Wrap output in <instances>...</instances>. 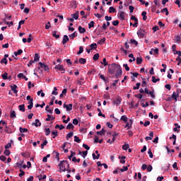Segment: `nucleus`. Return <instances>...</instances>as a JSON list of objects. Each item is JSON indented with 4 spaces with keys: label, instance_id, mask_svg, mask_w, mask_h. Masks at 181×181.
Listing matches in <instances>:
<instances>
[{
    "label": "nucleus",
    "instance_id": "1",
    "mask_svg": "<svg viewBox=\"0 0 181 181\" xmlns=\"http://www.w3.org/2000/svg\"><path fill=\"white\" fill-rule=\"evenodd\" d=\"M108 73L110 74H115L116 78H119L122 76V69L120 65H118L115 63L108 65Z\"/></svg>",
    "mask_w": 181,
    "mask_h": 181
},
{
    "label": "nucleus",
    "instance_id": "2",
    "mask_svg": "<svg viewBox=\"0 0 181 181\" xmlns=\"http://www.w3.org/2000/svg\"><path fill=\"white\" fill-rule=\"evenodd\" d=\"M60 172H66V169H70V164L67 160H62L59 163Z\"/></svg>",
    "mask_w": 181,
    "mask_h": 181
},
{
    "label": "nucleus",
    "instance_id": "3",
    "mask_svg": "<svg viewBox=\"0 0 181 181\" xmlns=\"http://www.w3.org/2000/svg\"><path fill=\"white\" fill-rule=\"evenodd\" d=\"M131 21H134V23H130V26H133V28H138V18L135 17V16H132L131 17Z\"/></svg>",
    "mask_w": 181,
    "mask_h": 181
},
{
    "label": "nucleus",
    "instance_id": "4",
    "mask_svg": "<svg viewBox=\"0 0 181 181\" xmlns=\"http://www.w3.org/2000/svg\"><path fill=\"white\" fill-rule=\"evenodd\" d=\"M38 64L41 69H43V70H45V71H47L49 70V66H47L42 62H39Z\"/></svg>",
    "mask_w": 181,
    "mask_h": 181
},
{
    "label": "nucleus",
    "instance_id": "5",
    "mask_svg": "<svg viewBox=\"0 0 181 181\" xmlns=\"http://www.w3.org/2000/svg\"><path fill=\"white\" fill-rule=\"evenodd\" d=\"M137 35L139 37H145V30L140 28V30L137 32Z\"/></svg>",
    "mask_w": 181,
    "mask_h": 181
},
{
    "label": "nucleus",
    "instance_id": "6",
    "mask_svg": "<svg viewBox=\"0 0 181 181\" xmlns=\"http://www.w3.org/2000/svg\"><path fill=\"white\" fill-rule=\"evenodd\" d=\"M64 108H66V111H71L73 110V104L70 103L69 105L64 104Z\"/></svg>",
    "mask_w": 181,
    "mask_h": 181
},
{
    "label": "nucleus",
    "instance_id": "7",
    "mask_svg": "<svg viewBox=\"0 0 181 181\" xmlns=\"http://www.w3.org/2000/svg\"><path fill=\"white\" fill-rule=\"evenodd\" d=\"M122 99L121 98H117L116 99L113 100V104L115 105H119L121 104V101Z\"/></svg>",
    "mask_w": 181,
    "mask_h": 181
},
{
    "label": "nucleus",
    "instance_id": "8",
    "mask_svg": "<svg viewBox=\"0 0 181 181\" xmlns=\"http://www.w3.org/2000/svg\"><path fill=\"white\" fill-rule=\"evenodd\" d=\"M132 124H134V120L130 119L129 122H127L125 128H127V129H129L132 127Z\"/></svg>",
    "mask_w": 181,
    "mask_h": 181
},
{
    "label": "nucleus",
    "instance_id": "9",
    "mask_svg": "<svg viewBox=\"0 0 181 181\" xmlns=\"http://www.w3.org/2000/svg\"><path fill=\"white\" fill-rule=\"evenodd\" d=\"M54 69H55V70H59V71H63L62 73H64V71H65V69L62 65H57L54 67Z\"/></svg>",
    "mask_w": 181,
    "mask_h": 181
},
{
    "label": "nucleus",
    "instance_id": "10",
    "mask_svg": "<svg viewBox=\"0 0 181 181\" xmlns=\"http://www.w3.org/2000/svg\"><path fill=\"white\" fill-rule=\"evenodd\" d=\"M11 88L12 91H13L14 94H18V90H16L18 88V86L16 84L11 86Z\"/></svg>",
    "mask_w": 181,
    "mask_h": 181
},
{
    "label": "nucleus",
    "instance_id": "11",
    "mask_svg": "<svg viewBox=\"0 0 181 181\" xmlns=\"http://www.w3.org/2000/svg\"><path fill=\"white\" fill-rule=\"evenodd\" d=\"M149 135L150 136H146L145 138L146 141H152V139L153 138V132H151Z\"/></svg>",
    "mask_w": 181,
    "mask_h": 181
},
{
    "label": "nucleus",
    "instance_id": "12",
    "mask_svg": "<svg viewBox=\"0 0 181 181\" xmlns=\"http://www.w3.org/2000/svg\"><path fill=\"white\" fill-rule=\"evenodd\" d=\"M29 105H28V110H32L33 108V99H30L28 102Z\"/></svg>",
    "mask_w": 181,
    "mask_h": 181
},
{
    "label": "nucleus",
    "instance_id": "13",
    "mask_svg": "<svg viewBox=\"0 0 181 181\" xmlns=\"http://www.w3.org/2000/svg\"><path fill=\"white\" fill-rule=\"evenodd\" d=\"M119 16L120 19H122V21H125V12L121 11L119 13Z\"/></svg>",
    "mask_w": 181,
    "mask_h": 181
},
{
    "label": "nucleus",
    "instance_id": "14",
    "mask_svg": "<svg viewBox=\"0 0 181 181\" xmlns=\"http://www.w3.org/2000/svg\"><path fill=\"white\" fill-rule=\"evenodd\" d=\"M69 36L64 35L63 40H62L63 45H66V43H67V42H69Z\"/></svg>",
    "mask_w": 181,
    "mask_h": 181
},
{
    "label": "nucleus",
    "instance_id": "15",
    "mask_svg": "<svg viewBox=\"0 0 181 181\" xmlns=\"http://www.w3.org/2000/svg\"><path fill=\"white\" fill-rule=\"evenodd\" d=\"M78 30L79 33H86V28L81 27V25L78 26Z\"/></svg>",
    "mask_w": 181,
    "mask_h": 181
},
{
    "label": "nucleus",
    "instance_id": "16",
    "mask_svg": "<svg viewBox=\"0 0 181 181\" xmlns=\"http://www.w3.org/2000/svg\"><path fill=\"white\" fill-rule=\"evenodd\" d=\"M33 125H35V127H40L42 125V123L39 120V119H35V123H33Z\"/></svg>",
    "mask_w": 181,
    "mask_h": 181
},
{
    "label": "nucleus",
    "instance_id": "17",
    "mask_svg": "<svg viewBox=\"0 0 181 181\" xmlns=\"http://www.w3.org/2000/svg\"><path fill=\"white\" fill-rule=\"evenodd\" d=\"M177 97H179V93H177L173 92V95H172V98H173V100H175V101H177Z\"/></svg>",
    "mask_w": 181,
    "mask_h": 181
},
{
    "label": "nucleus",
    "instance_id": "18",
    "mask_svg": "<svg viewBox=\"0 0 181 181\" xmlns=\"http://www.w3.org/2000/svg\"><path fill=\"white\" fill-rule=\"evenodd\" d=\"M10 112L11 118H16V112H15V110H11Z\"/></svg>",
    "mask_w": 181,
    "mask_h": 181
},
{
    "label": "nucleus",
    "instance_id": "19",
    "mask_svg": "<svg viewBox=\"0 0 181 181\" xmlns=\"http://www.w3.org/2000/svg\"><path fill=\"white\" fill-rule=\"evenodd\" d=\"M55 119V117H52V115H47V118L45 119V121H54Z\"/></svg>",
    "mask_w": 181,
    "mask_h": 181
},
{
    "label": "nucleus",
    "instance_id": "20",
    "mask_svg": "<svg viewBox=\"0 0 181 181\" xmlns=\"http://www.w3.org/2000/svg\"><path fill=\"white\" fill-rule=\"evenodd\" d=\"M115 12H117V10L115 9V8L112 6L109 8V13H115Z\"/></svg>",
    "mask_w": 181,
    "mask_h": 181
},
{
    "label": "nucleus",
    "instance_id": "21",
    "mask_svg": "<svg viewBox=\"0 0 181 181\" xmlns=\"http://www.w3.org/2000/svg\"><path fill=\"white\" fill-rule=\"evenodd\" d=\"M86 62H87V59H86L84 58H80L79 59L80 64H86Z\"/></svg>",
    "mask_w": 181,
    "mask_h": 181
},
{
    "label": "nucleus",
    "instance_id": "22",
    "mask_svg": "<svg viewBox=\"0 0 181 181\" xmlns=\"http://www.w3.org/2000/svg\"><path fill=\"white\" fill-rule=\"evenodd\" d=\"M99 77L100 78H101V80H103L105 83H108V79L105 78V77H104L103 74H99Z\"/></svg>",
    "mask_w": 181,
    "mask_h": 181
},
{
    "label": "nucleus",
    "instance_id": "23",
    "mask_svg": "<svg viewBox=\"0 0 181 181\" xmlns=\"http://www.w3.org/2000/svg\"><path fill=\"white\" fill-rule=\"evenodd\" d=\"M127 157L125 156H119V159H120V163H125V159H126Z\"/></svg>",
    "mask_w": 181,
    "mask_h": 181
},
{
    "label": "nucleus",
    "instance_id": "24",
    "mask_svg": "<svg viewBox=\"0 0 181 181\" xmlns=\"http://www.w3.org/2000/svg\"><path fill=\"white\" fill-rule=\"evenodd\" d=\"M21 155L23 158H29L30 156V153H29V152L22 153Z\"/></svg>",
    "mask_w": 181,
    "mask_h": 181
},
{
    "label": "nucleus",
    "instance_id": "25",
    "mask_svg": "<svg viewBox=\"0 0 181 181\" xmlns=\"http://www.w3.org/2000/svg\"><path fill=\"white\" fill-rule=\"evenodd\" d=\"M170 139H174L173 145H176V135L173 134V136L170 137Z\"/></svg>",
    "mask_w": 181,
    "mask_h": 181
},
{
    "label": "nucleus",
    "instance_id": "26",
    "mask_svg": "<svg viewBox=\"0 0 181 181\" xmlns=\"http://www.w3.org/2000/svg\"><path fill=\"white\" fill-rule=\"evenodd\" d=\"M97 111H98V117H103V118H105V115H103L102 112H101V109L100 108H98L97 109Z\"/></svg>",
    "mask_w": 181,
    "mask_h": 181
},
{
    "label": "nucleus",
    "instance_id": "27",
    "mask_svg": "<svg viewBox=\"0 0 181 181\" xmlns=\"http://www.w3.org/2000/svg\"><path fill=\"white\" fill-rule=\"evenodd\" d=\"M74 37H77V33L74 32V33L69 35V39H74Z\"/></svg>",
    "mask_w": 181,
    "mask_h": 181
},
{
    "label": "nucleus",
    "instance_id": "28",
    "mask_svg": "<svg viewBox=\"0 0 181 181\" xmlns=\"http://www.w3.org/2000/svg\"><path fill=\"white\" fill-rule=\"evenodd\" d=\"M142 57H137L136 59L137 64H142Z\"/></svg>",
    "mask_w": 181,
    "mask_h": 181
},
{
    "label": "nucleus",
    "instance_id": "29",
    "mask_svg": "<svg viewBox=\"0 0 181 181\" xmlns=\"http://www.w3.org/2000/svg\"><path fill=\"white\" fill-rule=\"evenodd\" d=\"M90 50H94L97 49V44L96 43L91 44L90 45Z\"/></svg>",
    "mask_w": 181,
    "mask_h": 181
},
{
    "label": "nucleus",
    "instance_id": "30",
    "mask_svg": "<svg viewBox=\"0 0 181 181\" xmlns=\"http://www.w3.org/2000/svg\"><path fill=\"white\" fill-rule=\"evenodd\" d=\"M74 129V125L71 123H69L68 125L66 126V129Z\"/></svg>",
    "mask_w": 181,
    "mask_h": 181
},
{
    "label": "nucleus",
    "instance_id": "31",
    "mask_svg": "<svg viewBox=\"0 0 181 181\" xmlns=\"http://www.w3.org/2000/svg\"><path fill=\"white\" fill-rule=\"evenodd\" d=\"M19 110L25 112V105H20L18 106Z\"/></svg>",
    "mask_w": 181,
    "mask_h": 181
},
{
    "label": "nucleus",
    "instance_id": "32",
    "mask_svg": "<svg viewBox=\"0 0 181 181\" xmlns=\"http://www.w3.org/2000/svg\"><path fill=\"white\" fill-rule=\"evenodd\" d=\"M72 18H74V19H78V11H76L75 13L72 14Z\"/></svg>",
    "mask_w": 181,
    "mask_h": 181
},
{
    "label": "nucleus",
    "instance_id": "33",
    "mask_svg": "<svg viewBox=\"0 0 181 181\" xmlns=\"http://www.w3.org/2000/svg\"><path fill=\"white\" fill-rule=\"evenodd\" d=\"M141 15L143 16V21H146V19H148V17L146 16V11H143Z\"/></svg>",
    "mask_w": 181,
    "mask_h": 181
},
{
    "label": "nucleus",
    "instance_id": "34",
    "mask_svg": "<svg viewBox=\"0 0 181 181\" xmlns=\"http://www.w3.org/2000/svg\"><path fill=\"white\" fill-rule=\"evenodd\" d=\"M56 33H57V31H54L52 36L53 37H55V39H59V37H60V35H57Z\"/></svg>",
    "mask_w": 181,
    "mask_h": 181
},
{
    "label": "nucleus",
    "instance_id": "35",
    "mask_svg": "<svg viewBox=\"0 0 181 181\" xmlns=\"http://www.w3.org/2000/svg\"><path fill=\"white\" fill-rule=\"evenodd\" d=\"M120 119L124 121V122H128V117H127L125 115L122 116Z\"/></svg>",
    "mask_w": 181,
    "mask_h": 181
},
{
    "label": "nucleus",
    "instance_id": "36",
    "mask_svg": "<svg viewBox=\"0 0 181 181\" xmlns=\"http://www.w3.org/2000/svg\"><path fill=\"white\" fill-rule=\"evenodd\" d=\"M93 60H98V59H100V54L97 53V54H95L93 55Z\"/></svg>",
    "mask_w": 181,
    "mask_h": 181
},
{
    "label": "nucleus",
    "instance_id": "37",
    "mask_svg": "<svg viewBox=\"0 0 181 181\" xmlns=\"http://www.w3.org/2000/svg\"><path fill=\"white\" fill-rule=\"evenodd\" d=\"M162 13H163V12L165 13L166 16H168V15H169V11L168 10V8H164L163 10H161Z\"/></svg>",
    "mask_w": 181,
    "mask_h": 181
},
{
    "label": "nucleus",
    "instance_id": "38",
    "mask_svg": "<svg viewBox=\"0 0 181 181\" xmlns=\"http://www.w3.org/2000/svg\"><path fill=\"white\" fill-rule=\"evenodd\" d=\"M152 81L153 83H158V81H160L159 78H156L155 76H152Z\"/></svg>",
    "mask_w": 181,
    "mask_h": 181
},
{
    "label": "nucleus",
    "instance_id": "39",
    "mask_svg": "<svg viewBox=\"0 0 181 181\" xmlns=\"http://www.w3.org/2000/svg\"><path fill=\"white\" fill-rule=\"evenodd\" d=\"M103 43H105V37H103L98 41V45H102Z\"/></svg>",
    "mask_w": 181,
    "mask_h": 181
},
{
    "label": "nucleus",
    "instance_id": "40",
    "mask_svg": "<svg viewBox=\"0 0 181 181\" xmlns=\"http://www.w3.org/2000/svg\"><path fill=\"white\" fill-rule=\"evenodd\" d=\"M97 135H104L105 134V130L104 129H102L101 131L97 132Z\"/></svg>",
    "mask_w": 181,
    "mask_h": 181
},
{
    "label": "nucleus",
    "instance_id": "41",
    "mask_svg": "<svg viewBox=\"0 0 181 181\" xmlns=\"http://www.w3.org/2000/svg\"><path fill=\"white\" fill-rule=\"evenodd\" d=\"M74 141L77 142L78 144H80L81 142V139H80V138H78V136H74Z\"/></svg>",
    "mask_w": 181,
    "mask_h": 181
},
{
    "label": "nucleus",
    "instance_id": "42",
    "mask_svg": "<svg viewBox=\"0 0 181 181\" xmlns=\"http://www.w3.org/2000/svg\"><path fill=\"white\" fill-rule=\"evenodd\" d=\"M139 87H141V83H137L136 86L133 87V90H139Z\"/></svg>",
    "mask_w": 181,
    "mask_h": 181
},
{
    "label": "nucleus",
    "instance_id": "43",
    "mask_svg": "<svg viewBox=\"0 0 181 181\" xmlns=\"http://www.w3.org/2000/svg\"><path fill=\"white\" fill-rule=\"evenodd\" d=\"M3 80H8V73L5 72L1 75Z\"/></svg>",
    "mask_w": 181,
    "mask_h": 181
},
{
    "label": "nucleus",
    "instance_id": "44",
    "mask_svg": "<svg viewBox=\"0 0 181 181\" xmlns=\"http://www.w3.org/2000/svg\"><path fill=\"white\" fill-rule=\"evenodd\" d=\"M92 156H93V159L95 160V159H100V153L99 154H97V156H95V153H93L92 154Z\"/></svg>",
    "mask_w": 181,
    "mask_h": 181
},
{
    "label": "nucleus",
    "instance_id": "45",
    "mask_svg": "<svg viewBox=\"0 0 181 181\" xmlns=\"http://www.w3.org/2000/svg\"><path fill=\"white\" fill-rule=\"evenodd\" d=\"M0 63L1 64H8V59H6V58H4L3 59L1 60Z\"/></svg>",
    "mask_w": 181,
    "mask_h": 181
},
{
    "label": "nucleus",
    "instance_id": "46",
    "mask_svg": "<svg viewBox=\"0 0 181 181\" xmlns=\"http://www.w3.org/2000/svg\"><path fill=\"white\" fill-rule=\"evenodd\" d=\"M19 129H20V132L21 134H23V132H28V129H26V128L20 127Z\"/></svg>",
    "mask_w": 181,
    "mask_h": 181
},
{
    "label": "nucleus",
    "instance_id": "47",
    "mask_svg": "<svg viewBox=\"0 0 181 181\" xmlns=\"http://www.w3.org/2000/svg\"><path fill=\"white\" fill-rule=\"evenodd\" d=\"M46 175H40L39 177H38V179L39 180H45V179H46Z\"/></svg>",
    "mask_w": 181,
    "mask_h": 181
},
{
    "label": "nucleus",
    "instance_id": "48",
    "mask_svg": "<svg viewBox=\"0 0 181 181\" xmlns=\"http://www.w3.org/2000/svg\"><path fill=\"white\" fill-rule=\"evenodd\" d=\"M83 52H84V48L82 46H81L79 47V51L77 52V54H81Z\"/></svg>",
    "mask_w": 181,
    "mask_h": 181
},
{
    "label": "nucleus",
    "instance_id": "49",
    "mask_svg": "<svg viewBox=\"0 0 181 181\" xmlns=\"http://www.w3.org/2000/svg\"><path fill=\"white\" fill-rule=\"evenodd\" d=\"M73 135H74V134H73L72 132H69L68 134H66V138L67 141H69V138H71V136H73Z\"/></svg>",
    "mask_w": 181,
    "mask_h": 181
},
{
    "label": "nucleus",
    "instance_id": "50",
    "mask_svg": "<svg viewBox=\"0 0 181 181\" xmlns=\"http://www.w3.org/2000/svg\"><path fill=\"white\" fill-rule=\"evenodd\" d=\"M130 43L132 45H134L135 46H138V42L136 40H130Z\"/></svg>",
    "mask_w": 181,
    "mask_h": 181
},
{
    "label": "nucleus",
    "instance_id": "51",
    "mask_svg": "<svg viewBox=\"0 0 181 181\" xmlns=\"http://www.w3.org/2000/svg\"><path fill=\"white\" fill-rule=\"evenodd\" d=\"M128 148H129V144H124L122 146V149L124 151H128Z\"/></svg>",
    "mask_w": 181,
    "mask_h": 181
},
{
    "label": "nucleus",
    "instance_id": "52",
    "mask_svg": "<svg viewBox=\"0 0 181 181\" xmlns=\"http://www.w3.org/2000/svg\"><path fill=\"white\" fill-rule=\"evenodd\" d=\"M153 2L156 6L158 7L160 6V2L159 1V0H153Z\"/></svg>",
    "mask_w": 181,
    "mask_h": 181
},
{
    "label": "nucleus",
    "instance_id": "53",
    "mask_svg": "<svg viewBox=\"0 0 181 181\" xmlns=\"http://www.w3.org/2000/svg\"><path fill=\"white\" fill-rule=\"evenodd\" d=\"M81 153L83 155V158H86L87 156V153H88V151H80L79 152V155H81Z\"/></svg>",
    "mask_w": 181,
    "mask_h": 181
},
{
    "label": "nucleus",
    "instance_id": "54",
    "mask_svg": "<svg viewBox=\"0 0 181 181\" xmlns=\"http://www.w3.org/2000/svg\"><path fill=\"white\" fill-rule=\"evenodd\" d=\"M45 105L46 104L45 103V102H43L42 105H39V104L35 105V108H37L38 107L43 108Z\"/></svg>",
    "mask_w": 181,
    "mask_h": 181
},
{
    "label": "nucleus",
    "instance_id": "55",
    "mask_svg": "<svg viewBox=\"0 0 181 181\" xmlns=\"http://www.w3.org/2000/svg\"><path fill=\"white\" fill-rule=\"evenodd\" d=\"M45 135L47 136H49V135H50V129L49 128L45 129Z\"/></svg>",
    "mask_w": 181,
    "mask_h": 181
},
{
    "label": "nucleus",
    "instance_id": "56",
    "mask_svg": "<svg viewBox=\"0 0 181 181\" xmlns=\"http://www.w3.org/2000/svg\"><path fill=\"white\" fill-rule=\"evenodd\" d=\"M39 59H40V57H39V54H35V57H34V62L39 61Z\"/></svg>",
    "mask_w": 181,
    "mask_h": 181
},
{
    "label": "nucleus",
    "instance_id": "57",
    "mask_svg": "<svg viewBox=\"0 0 181 181\" xmlns=\"http://www.w3.org/2000/svg\"><path fill=\"white\" fill-rule=\"evenodd\" d=\"M16 165L18 166L20 169H22V165H23V161H20L16 163Z\"/></svg>",
    "mask_w": 181,
    "mask_h": 181
},
{
    "label": "nucleus",
    "instance_id": "58",
    "mask_svg": "<svg viewBox=\"0 0 181 181\" xmlns=\"http://www.w3.org/2000/svg\"><path fill=\"white\" fill-rule=\"evenodd\" d=\"M148 153L149 155V158L152 159L153 158V154L152 153V151L151 150V148L148 149Z\"/></svg>",
    "mask_w": 181,
    "mask_h": 181
},
{
    "label": "nucleus",
    "instance_id": "59",
    "mask_svg": "<svg viewBox=\"0 0 181 181\" xmlns=\"http://www.w3.org/2000/svg\"><path fill=\"white\" fill-rule=\"evenodd\" d=\"M101 64H103L104 66H108V63L107 62V59L103 58V62H101Z\"/></svg>",
    "mask_w": 181,
    "mask_h": 181
},
{
    "label": "nucleus",
    "instance_id": "60",
    "mask_svg": "<svg viewBox=\"0 0 181 181\" xmlns=\"http://www.w3.org/2000/svg\"><path fill=\"white\" fill-rule=\"evenodd\" d=\"M88 28H89V29H91V28H94V21H90L88 23Z\"/></svg>",
    "mask_w": 181,
    "mask_h": 181
},
{
    "label": "nucleus",
    "instance_id": "61",
    "mask_svg": "<svg viewBox=\"0 0 181 181\" xmlns=\"http://www.w3.org/2000/svg\"><path fill=\"white\" fill-rule=\"evenodd\" d=\"M148 95H151V98L153 99H155V93H153V91H150L149 93H148Z\"/></svg>",
    "mask_w": 181,
    "mask_h": 181
},
{
    "label": "nucleus",
    "instance_id": "62",
    "mask_svg": "<svg viewBox=\"0 0 181 181\" xmlns=\"http://www.w3.org/2000/svg\"><path fill=\"white\" fill-rule=\"evenodd\" d=\"M47 145V141L45 140L42 144H41V148L43 149L45 146Z\"/></svg>",
    "mask_w": 181,
    "mask_h": 181
},
{
    "label": "nucleus",
    "instance_id": "63",
    "mask_svg": "<svg viewBox=\"0 0 181 181\" xmlns=\"http://www.w3.org/2000/svg\"><path fill=\"white\" fill-rule=\"evenodd\" d=\"M0 160H2V162H6V157H5V156H1Z\"/></svg>",
    "mask_w": 181,
    "mask_h": 181
},
{
    "label": "nucleus",
    "instance_id": "64",
    "mask_svg": "<svg viewBox=\"0 0 181 181\" xmlns=\"http://www.w3.org/2000/svg\"><path fill=\"white\" fill-rule=\"evenodd\" d=\"M5 128H6L4 129L5 132H6V134H11V132L9 131V128L8 127L7 125L5 126Z\"/></svg>",
    "mask_w": 181,
    "mask_h": 181
}]
</instances>
